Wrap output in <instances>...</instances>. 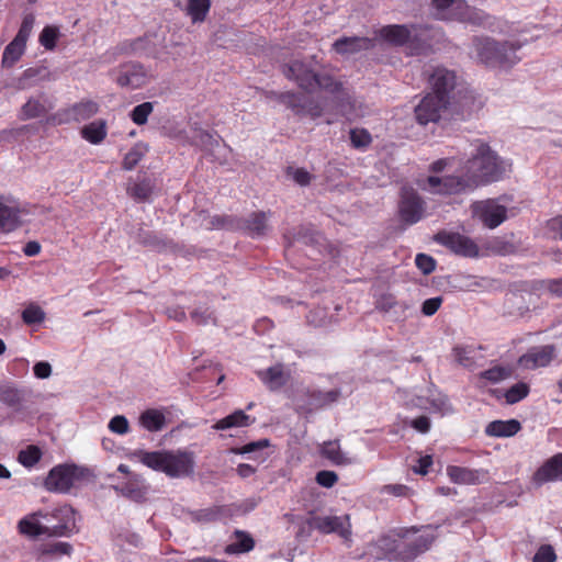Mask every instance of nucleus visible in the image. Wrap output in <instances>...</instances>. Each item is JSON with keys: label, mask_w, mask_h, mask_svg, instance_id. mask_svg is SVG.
<instances>
[{"label": "nucleus", "mask_w": 562, "mask_h": 562, "mask_svg": "<svg viewBox=\"0 0 562 562\" xmlns=\"http://www.w3.org/2000/svg\"><path fill=\"white\" fill-rule=\"evenodd\" d=\"M555 356V349L552 345H546L531 348L527 353L522 355L518 363L520 367L533 370L548 366Z\"/></svg>", "instance_id": "412c9836"}, {"label": "nucleus", "mask_w": 562, "mask_h": 562, "mask_svg": "<svg viewBox=\"0 0 562 562\" xmlns=\"http://www.w3.org/2000/svg\"><path fill=\"white\" fill-rule=\"evenodd\" d=\"M72 551V547L68 542H56L46 544L42 549L43 562L48 557L69 555Z\"/></svg>", "instance_id": "de8ad7c7"}, {"label": "nucleus", "mask_w": 562, "mask_h": 562, "mask_svg": "<svg viewBox=\"0 0 562 562\" xmlns=\"http://www.w3.org/2000/svg\"><path fill=\"white\" fill-rule=\"evenodd\" d=\"M470 158L464 170L475 189L479 186L501 180L507 172L509 165L499 159L490 146L479 139L470 144Z\"/></svg>", "instance_id": "f03ea898"}, {"label": "nucleus", "mask_w": 562, "mask_h": 562, "mask_svg": "<svg viewBox=\"0 0 562 562\" xmlns=\"http://www.w3.org/2000/svg\"><path fill=\"white\" fill-rule=\"evenodd\" d=\"M422 189L427 190L432 194L450 195L470 191L474 188L472 187V183L464 168H462L460 175L446 177H427L425 184L422 186Z\"/></svg>", "instance_id": "0eeeda50"}, {"label": "nucleus", "mask_w": 562, "mask_h": 562, "mask_svg": "<svg viewBox=\"0 0 562 562\" xmlns=\"http://www.w3.org/2000/svg\"><path fill=\"white\" fill-rule=\"evenodd\" d=\"M211 0H189L187 14L193 23L203 22L210 11Z\"/></svg>", "instance_id": "a19ab883"}, {"label": "nucleus", "mask_w": 562, "mask_h": 562, "mask_svg": "<svg viewBox=\"0 0 562 562\" xmlns=\"http://www.w3.org/2000/svg\"><path fill=\"white\" fill-rule=\"evenodd\" d=\"M450 102L442 97H436L431 93L426 94L415 108V117L420 125L436 123L441 116V112L447 109Z\"/></svg>", "instance_id": "2eb2a0df"}, {"label": "nucleus", "mask_w": 562, "mask_h": 562, "mask_svg": "<svg viewBox=\"0 0 562 562\" xmlns=\"http://www.w3.org/2000/svg\"><path fill=\"white\" fill-rule=\"evenodd\" d=\"M376 308L382 311V312H385V313H389V312H391L392 310H395V308H400L402 312H404L405 308H406V305L400 304L395 300V297L393 295L385 294V295H382L376 301Z\"/></svg>", "instance_id": "13d9d810"}, {"label": "nucleus", "mask_w": 562, "mask_h": 562, "mask_svg": "<svg viewBox=\"0 0 562 562\" xmlns=\"http://www.w3.org/2000/svg\"><path fill=\"white\" fill-rule=\"evenodd\" d=\"M42 457L41 449L36 446H29L26 449L21 450L18 456V461L26 467L31 468L36 464Z\"/></svg>", "instance_id": "09e8293b"}, {"label": "nucleus", "mask_w": 562, "mask_h": 562, "mask_svg": "<svg viewBox=\"0 0 562 562\" xmlns=\"http://www.w3.org/2000/svg\"><path fill=\"white\" fill-rule=\"evenodd\" d=\"M453 353L459 364L463 367H472L474 364V358L471 350L463 347H456L453 349Z\"/></svg>", "instance_id": "0e129e2a"}, {"label": "nucleus", "mask_w": 562, "mask_h": 562, "mask_svg": "<svg viewBox=\"0 0 562 562\" xmlns=\"http://www.w3.org/2000/svg\"><path fill=\"white\" fill-rule=\"evenodd\" d=\"M99 104L89 99H83L67 108L58 110L48 117V123L54 125L69 124L72 122H82L91 119L99 112Z\"/></svg>", "instance_id": "9d476101"}, {"label": "nucleus", "mask_w": 562, "mask_h": 562, "mask_svg": "<svg viewBox=\"0 0 562 562\" xmlns=\"http://www.w3.org/2000/svg\"><path fill=\"white\" fill-rule=\"evenodd\" d=\"M350 142L355 148L364 149L371 144L372 137L364 128H352L350 130Z\"/></svg>", "instance_id": "3c124183"}, {"label": "nucleus", "mask_w": 562, "mask_h": 562, "mask_svg": "<svg viewBox=\"0 0 562 562\" xmlns=\"http://www.w3.org/2000/svg\"><path fill=\"white\" fill-rule=\"evenodd\" d=\"M520 423L516 419L494 420L486 428L485 434L490 437H512L520 430Z\"/></svg>", "instance_id": "2f4dec72"}, {"label": "nucleus", "mask_w": 562, "mask_h": 562, "mask_svg": "<svg viewBox=\"0 0 562 562\" xmlns=\"http://www.w3.org/2000/svg\"><path fill=\"white\" fill-rule=\"evenodd\" d=\"M415 263L424 274L431 273L436 268L435 259L426 254H418L415 258Z\"/></svg>", "instance_id": "680f3d73"}, {"label": "nucleus", "mask_w": 562, "mask_h": 562, "mask_svg": "<svg viewBox=\"0 0 562 562\" xmlns=\"http://www.w3.org/2000/svg\"><path fill=\"white\" fill-rule=\"evenodd\" d=\"M338 112L348 121H353L367 114L364 104L352 98L347 91H342L340 98L335 102Z\"/></svg>", "instance_id": "bb28decb"}, {"label": "nucleus", "mask_w": 562, "mask_h": 562, "mask_svg": "<svg viewBox=\"0 0 562 562\" xmlns=\"http://www.w3.org/2000/svg\"><path fill=\"white\" fill-rule=\"evenodd\" d=\"M509 375L508 371L502 367H495L488 370H485L481 373V376L485 380H488L493 383L499 382L506 379Z\"/></svg>", "instance_id": "69168bd1"}, {"label": "nucleus", "mask_w": 562, "mask_h": 562, "mask_svg": "<svg viewBox=\"0 0 562 562\" xmlns=\"http://www.w3.org/2000/svg\"><path fill=\"white\" fill-rule=\"evenodd\" d=\"M35 23L33 13L23 16L21 26L15 37L5 46L1 59L2 68H12L22 57L26 48V42L32 33Z\"/></svg>", "instance_id": "6e6552de"}, {"label": "nucleus", "mask_w": 562, "mask_h": 562, "mask_svg": "<svg viewBox=\"0 0 562 562\" xmlns=\"http://www.w3.org/2000/svg\"><path fill=\"white\" fill-rule=\"evenodd\" d=\"M425 74L427 75L431 94L442 97L450 102L452 93L458 86V75L453 69L445 66H430Z\"/></svg>", "instance_id": "1a4fd4ad"}, {"label": "nucleus", "mask_w": 562, "mask_h": 562, "mask_svg": "<svg viewBox=\"0 0 562 562\" xmlns=\"http://www.w3.org/2000/svg\"><path fill=\"white\" fill-rule=\"evenodd\" d=\"M154 187L149 179H143L139 182L134 183L131 188H128V194L136 200L137 202L148 201Z\"/></svg>", "instance_id": "c03bdc74"}, {"label": "nucleus", "mask_w": 562, "mask_h": 562, "mask_svg": "<svg viewBox=\"0 0 562 562\" xmlns=\"http://www.w3.org/2000/svg\"><path fill=\"white\" fill-rule=\"evenodd\" d=\"M340 396L339 390H330L327 392L307 391L303 397L296 398V409L301 413H312L330 403L336 402Z\"/></svg>", "instance_id": "f3484780"}, {"label": "nucleus", "mask_w": 562, "mask_h": 562, "mask_svg": "<svg viewBox=\"0 0 562 562\" xmlns=\"http://www.w3.org/2000/svg\"><path fill=\"white\" fill-rule=\"evenodd\" d=\"M31 213L18 202L0 198V231L11 233L26 222Z\"/></svg>", "instance_id": "4468645a"}, {"label": "nucleus", "mask_w": 562, "mask_h": 562, "mask_svg": "<svg viewBox=\"0 0 562 562\" xmlns=\"http://www.w3.org/2000/svg\"><path fill=\"white\" fill-rule=\"evenodd\" d=\"M435 241L447 247L458 256L469 258L479 256V247L474 240L460 233L441 231L435 235Z\"/></svg>", "instance_id": "ddd939ff"}, {"label": "nucleus", "mask_w": 562, "mask_h": 562, "mask_svg": "<svg viewBox=\"0 0 562 562\" xmlns=\"http://www.w3.org/2000/svg\"><path fill=\"white\" fill-rule=\"evenodd\" d=\"M528 393L529 386L524 382H519L507 390L505 398L508 404H515L525 398Z\"/></svg>", "instance_id": "864d4df0"}, {"label": "nucleus", "mask_w": 562, "mask_h": 562, "mask_svg": "<svg viewBox=\"0 0 562 562\" xmlns=\"http://www.w3.org/2000/svg\"><path fill=\"white\" fill-rule=\"evenodd\" d=\"M286 175L301 187L308 186L313 179V176L304 168L288 167Z\"/></svg>", "instance_id": "4d7b16f0"}, {"label": "nucleus", "mask_w": 562, "mask_h": 562, "mask_svg": "<svg viewBox=\"0 0 562 562\" xmlns=\"http://www.w3.org/2000/svg\"><path fill=\"white\" fill-rule=\"evenodd\" d=\"M109 429L117 435H125L130 430L128 420L123 415L114 416L109 423Z\"/></svg>", "instance_id": "e2e57ef3"}, {"label": "nucleus", "mask_w": 562, "mask_h": 562, "mask_svg": "<svg viewBox=\"0 0 562 562\" xmlns=\"http://www.w3.org/2000/svg\"><path fill=\"white\" fill-rule=\"evenodd\" d=\"M114 490L136 503L144 502L148 493V486L139 475H133L124 484L114 486Z\"/></svg>", "instance_id": "a878e982"}, {"label": "nucleus", "mask_w": 562, "mask_h": 562, "mask_svg": "<svg viewBox=\"0 0 562 562\" xmlns=\"http://www.w3.org/2000/svg\"><path fill=\"white\" fill-rule=\"evenodd\" d=\"M405 47L409 55L426 54L431 47L429 29L426 26L411 25L409 40Z\"/></svg>", "instance_id": "5701e85b"}, {"label": "nucleus", "mask_w": 562, "mask_h": 562, "mask_svg": "<svg viewBox=\"0 0 562 562\" xmlns=\"http://www.w3.org/2000/svg\"><path fill=\"white\" fill-rule=\"evenodd\" d=\"M427 400L429 403V409L434 413H440L442 415L449 414L452 412V406L449 402L447 395L439 392L435 385H430L427 390Z\"/></svg>", "instance_id": "72a5a7b5"}, {"label": "nucleus", "mask_w": 562, "mask_h": 562, "mask_svg": "<svg viewBox=\"0 0 562 562\" xmlns=\"http://www.w3.org/2000/svg\"><path fill=\"white\" fill-rule=\"evenodd\" d=\"M59 36L60 32L57 26L47 25L42 30L38 41L45 49L53 50Z\"/></svg>", "instance_id": "49530a36"}, {"label": "nucleus", "mask_w": 562, "mask_h": 562, "mask_svg": "<svg viewBox=\"0 0 562 562\" xmlns=\"http://www.w3.org/2000/svg\"><path fill=\"white\" fill-rule=\"evenodd\" d=\"M191 319L196 325H207L209 323L215 324L216 319L214 313L206 306H198L191 312Z\"/></svg>", "instance_id": "5fc2aeb1"}, {"label": "nucleus", "mask_w": 562, "mask_h": 562, "mask_svg": "<svg viewBox=\"0 0 562 562\" xmlns=\"http://www.w3.org/2000/svg\"><path fill=\"white\" fill-rule=\"evenodd\" d=\"M474 213L485 226L495 228L506 220L507 209L493 201H485L474 205Z\"/></svg>", "instance_id": "6ab92c4d"}, {"label": "nucleus", "mask_w": 562, "mask_h": 562, "mask_svg": "<svg viewBox=\"0 0 562 562\" xmlns=\"http://www.w3.org/2000/svg\"><path fill=\"white\" fill-rule=\"evenodd\" d=\"M426 212V202L412 187H403L398 202V215L403 223L413 225L418 223Z\"/></svg>", "instance_id": "9b49d317"}, {"label": "nucleus", "mask_w": 562, "mask_h": 562, "mask_svg": "<svg viewBox=\"0 0 562 562\" xmlns=\"http://www.w3.org/2000/svg\"><path fill=\"white\" fill-rule=\"evenodd\" d=\"M89 475L90 471L87 468L75 464L57 465L49 471L45 480V487L50 492L67 493Z\"/></svg>", "instance_id": "423d86ee"}, {"label": "nucleus", "mask_w": 562, "mask_h": 562, "mask_svg": "<svg viewBox=\"0 0 562 562\" xmlns=\"http://www.w3.org/2000/svg\"><path fill=\"white\" fill-rule=\"evenodd\" d=\"M533 562H554L555 553L551 546H541L532 559Z\"/></svg>", "instance_id": "774afa93"}, {"label": "nucleus", "mask_w": 562, "mask_h": 562, "mask_svg": "<svg viewBox=\"0 0 562 562\" xmlns=\"http://www.w3.org/2000/svg\"><path fill=\"white\" fill-rule=\"evenodd\" d=\"M279 100L291 108L296 114H308L312 117H318L322 115V108L317 104L304 105L302 104V98L293 92H284L279 95Z\"/></svg>", "instance_id": "cd10ccee"}, {"label": "nucleus", "mask_w": 562, "mask_h": 562, "mask_svg": "<svg viewBox=\"0 0 562 562\" xmlns=\"http://www.w3.org/2000/svg\"><path fill=\"white\" fill-rule=\"evenodd\" d=\"M521 46L519 41L498 42L488 36H474L471 54L487 67L509 68L520 60L516 53Z\"/></svg>", "instance_id": "20e7f679"}, {"label": "nucleus", "mask_w": 562, "mask_h": 562, "mask_svg": "<svg viewBox=\"0 0 562 562\" xmlns=\"http://www.w3.org/2000/svg\"><path fill=\"white\" fill-rule=\"evenodd\" d=\"M115 80L121 87L136 89L146 83L147 72L142 65L128 63L119 68Z\"/></svg>", "instance_id": "aec40b11"}, {"label": "nucleus", "mask_w": 562, "mask_h": 562, "mask_svg": "<svg viewBox=\"0 0 562 562\" xmlns=\"http://www.w3.org/2000/svg\"><path fill=\"white\" fill-rule=\"evenodd\" d=\"M44 318V311L38 305L33 303L27 305L22 312V319L27 325L42 323Z\"/></svg>", "instance_id": "603ef678"}, {"label": "nucleus", "mask_w": 562, "mask_h": 562, "mask_svg": "<svg viewBox=\"0 0 562 562\" xmlns=\"http://www.w3.org/2000/svg\"><path fill=\"white\" fill-rule=\"evenodd\" d=\"M464 21L476 26L488 29L493 32L496 31L495 18L479 9H468L464 15Z\"/></svg>", "instance_id": "58836bf2"}, {"label": "nucleus", "mask_w": 562, "mask_h": 562, "mask_svg": "<svg viewBox=\"0 0 562 562\" xmlns=\"http://www.w3.org/2000/svg\"><path fill=\"white\" fill-rule=\"evenodd\" d=\"M338 481V475L334 471L323 470L316 474V482L323 487H333Z\"/></svg>", "instance_id": "338daca9"}, {"label": "nucleus", "mask_w": 562, "mask_h": 562, "mask_svg": "<svg viewBox=\"0 0 562 562\" xmlns=\"http://www.w3.org/2000/svg\"><path fill=\"white\" fill-rule=\"evenodd\" d=\"M153 110L154 105L151 102H144L142 104L136 105L132 110L130 117L135 124L144 125L147 122L148 116L150 115Z\"/></svg>", "instance_id": "8fccbe9b"}, {"label": "nucleus", "mask_w": 562, "mask_h": 562, "mask_svg": "<svg viewBox=\"0 0 562 562\" xmlns=\"http://www.w3.org/2000/svg\"><path fill=\"white\" fill-rule=\"evenodd\" d=\"M235 535L238 540L234 543L228 544L225 548L226 553H228V554L245 553V552H249L254 549L255 541L249 533H247L245 531L236 530Z\"/></svg>", "instance_id": "ea45409f"}, {"label": "nucleus", "mask_w": 562, "mask_h": 562, "mask_svg": "<svg viewBox=\"0 0 562 562\" xmlns=\"http://www.w3.org/2000/svg\"><path fill=\"white\" fill-rule=\"evenodd\" d=\"M409 31L411 26L407 25H389L381 30V36L394 45L406 46Z\"/></svg>", "instance_id": "4c0bfd02"}, {"label": "nucleus", "mask_w": 562, "mask_h": 562, "mask_svg": "<svg viewBox=\"0 0 562 562\" xmlns=\"http://www.w3.org/2000/svg\"><path fill=\"white\" fill-rule=\"evenodd\" d=\"M139 424L146 430L156 432L160 431L165 427L166 417L160 411L149 408L140 414Z\"/></svg>", "instance_id": "e433bc0d"}, {"label": "nucleus", "mask_w": 562, "mask_h": 562, "mask_svg": "<svg viewBox=\"0 0 562 562\" xmlns=\"http://www.w3.org/2000/svg\"><path fill=\"white\" fill-rule=\"evenodd\" d=\"M492 250L501 256L515 254L517 247L515 244L506 238H495L491 244Z\"/></svg>", "instance_id": "6e6d98bb"}, {"label": "nucleus", "mask_w": 562, "mask_h": 562, "mask_svg": "<svg viewBox=\"0 0 562 562\" xmlns=\"http://www.w3.org/2000/svg\"><path fill=\"white\" fill-rule=\"evenodd\" d=\"M436 538V535L432 532H424L420 536H418L414 541L405 544V552L403 557H405L407 560L415 559L417 555L422 554L423 552L427 551L431 543L434 542Z\"/></svg>", "instance_id": "473e14b6"}, {"label": "nucleus", "mask_w": 562, "mask_h": 562, "mask_svg": "<svg viewBox=\"0 0 562 562\" xmlns=\"http://www.w3.org/2000/svg\"><path fill=\"white\" fill-rule=\"evenodd\" d=\"M322 456L335 465H350L357 461L355 457L341 451L337 440L324 442L322 446Z\"/></svg>", "instance_id": "c85d7f7f"}, {"label": "nucleus", "mask_w": 562, "mask_h": 562, "mask_svg": "<svg viewBox=\"0 0 562 562\" xmlns=\"http://www.w3.org/2000/svg\"><path fill=\"white\" fill-rule=\"evenodd\" d=\"M106 122L104 120H97L81 130V136L91 144H100L106 137Z\"/></svg>", "instance_id": "f704fd0d"}, {"label": "nucleus", "mask_w": 562, "mask_h": 562, "mask_svg": "<svg viewBox=\"0 0 562 562\" xmlns=\"http://www.w3.org/2000/svg\"><path fill=\"white\" fill-rule=\"evenodd\" d=\"M257 374L271 391L282 387L288 381V374L284 372L282 364H276L265 371H259Z\"/></svg>", "instance_id": "7c9ffc66"}, {"label": "nucleus", "mask_w": 562, "mask_h": 562, "mask_svg": "<svg viewBox=\"0 0 562 562\" xmlns=\"http://www.w3.org/2000/svg\"><path fill=\"white\" fill-rule=\"evenodd\" d=\"M133 457L144 465L164 472L170 477L190 476L194 473L195 458L191 451H145L136 450Z\"/></svg>", "instance_id": "7ed1b4c3"}, {"label": "nucleus", "mask_w": 562, "mask_h": 562, "mask_svg": "<svg viewBox=\"0 0 562 562\" xmlns=\"http://www.w3.org/2000/svg\"><path fill=\"white\" fill-rule=\"evenodd\" d=\"M535 308V295L531 293H510L505 300V308L507 314L521 317L531 308Z\"/></svg>", "instance_id": "b1692460"}, {"label": "nucleus", "mask_w": 562, "mask_h": 562, "mask_svg": "<svg viewBox=\"0 0 562 562\" xmlns=\"http://www.w3.org/2000/svg\"><path fill=\"white\" fill-rule=\"evenodd\" d=\"M47 112L46 106L37 99L31 98L21 108V119L31 120L44 115Z\"/></svg>", "instance_id": "a18cd8bd"}, {"label": "nucleus", "mask_w": 562, "mask_h": 562, "mask_svg": "<svg viewBox=\"0 0 562 562\" xmlns=\"http://www.w3.org/2000/svg\"><path fill=\"white\" fill-rule=\"evenodd\" d=\"M447 474L451 482L456 484H479L481 483L482 473L479 470L469 468L449 465Z\"/></svg>", "instance_id": "c756f323"}, {"label": "nucleus", "mask_w": 562, "mask_h": 562, "mask_svg": "<svg viewBox=\"0 0 562 562\" xmlns=\"http://www.w3.org/2000/svg\"><path fill=\"white\" fill-rule=\"evenodd\" d=\"M0 401L8 406L14 407L21 402V394L16 389L7 386L0 390Z\"/></svg>", "instance_id": "052dcab7"}, {"label": "nucleus", "mask_w": 562, "mask_h": 562, "mask_svg": "<svg viewBox=\"0 0 562 562\" xmlns=\"http://www.w3.org/2000/svg\"><path fill=\"white\" fill-rule=\"evenodd\" d=\"M373 47V41L369 37H341L334 42L333 48L340 55H353Z\"/></svg>", "instance_id": "393cba45"}, {"label": "nucleus", "mask_w": 562, "mask_h": 562, "mask_svg": "<svg viewBox=\"0 0 562 562\" xmlns=\"http://www.w3.org/2000/svg\"><path fill=\"white\" fill-rule=\"evenodd\" d=\"M284 76L296 82V85L306 92L315 90V81L317 74L306 63L302 60H293L283 68Z\"/></svg>", "instance_id": "dca6fc26"}, {"label": "nucleus", "mask_w": 562, "mask_h": 562, "mask_svg": "<svg viewBox=\"0 0 562 562\" xmlns=\"http://www.w3.org/2000/svg\"><path fill=\"white\" fill-rule=\"evenodd\" d=\"M144 156V150L140 146L133 147L123 159V167L126 170L134 169L137 164L142 160Z\"/></svg>", "instance_id": "bf43d9fd"}, {"label": "nucleus", "mask_w": 562, "mask_h": 562, "mask_svg": "<svg viewBox=\"0 0 562 562\" xmlns=\"http://www.w3.org/2000/svg\"><path fill=\"white\" fill-rule=\"evenodd\" d=\"M271 212H252L246 218L232 220L223 216H215L212 226L217 228H231L244 231L250 237H262L270 231L269 218Z\"/></svg>", "instance_id": "39448f33"}, {"label": "nucleus", "mask_w": 562, "mask_h": 562, "mask_svg": "<svg viewBox=\"0 0 562 562\" xmlns=\"http://www.w3.org/2000/svg\"><path fill=\"white\" fill-rule=\"evenodd\" d=\"M75 527V510L69 505L52 510H37L19 521L20 532L30 537H67Z\"/></svg>", "instance_id": "f257e3e1"}, {"label": "nucleus", "mask_w": 562, "mask_h": 562, "mask_svg": "<svg viewBox=\"0 0 562 562\" xmlns=\"http://www.w3.org/2000/svg\"><path fill=\"white\" fill-rule=\"evenodd\" d=\"M558 481H562V452L546 460L531 477L532 484L537 487Z\"/></svg>", "instance_id": "a211bd4d"}, {"label": "nucleus", "mask_w": 562, "mask_h": 562, "mask_svg": "<svg viewBox=\"0 0 562 562\" xmlns=\"http://www.w3.org/2000/svg\"><path fill=\"white\" fill-rule=\"evenodd\" d=\"M319 88L335 95V102L340 98L342 91H346L340 81L328 75H317L315 89Z\"/></svg>", "instance_id": "79ce46f5"}, {"label": "nucleus", "mask_w": 562, "mask_h": 562, "mask_svg": "<svg viewBox=\"0 0 562 562\" xmlns=\"http://www.w3.org/2000/svg\"><path fill=\"white\" fill-rule=\"evenodd\" d=\"M374 557L378 560H407L403 557L405 544L390 536L380 537L373 544Z\"/></svg>", "instance_id": "4be33fe9"}, {"label": "nucleus", "mask_w": 562, "mask_h": 562, "mask_svg": "<svg viewBox=\"0 0 562 562\" xmlns=\"http://www.w3.org/2000/svg\"><path fill=\"white\" fill-rule=\"evenodd\" d=\"M270 440L267 438L249 442L243 447L232 448L231 452L234 454H255L254 459H260V452L270 447Z\"/></svg>", "instance_id": "37998d69"}, {"label": "nucleus", "mask_w": 562, "mask_h": 562, "mask_svg": "<svg viewBox=\"0 0 562 562\" xmlns=\"http://www.w3.org/2000/svg\"><path fill=\"white\" fill-rule=\"evenodd\" d=\"M307 525L322 533H337L345 541L351 540L349 515H314L308 518Z\"/></svg>", "instance_id": "f8f14e48"}, {"label": "nucleus", "mask_w": 562, "mask_h": 562, "mask_svg": "<svg viewBox=\"0 0 562 562\" xmlns=\"http://www.w3.org/2000/svg\"><path fill=\"white\" fill-rule=\"evenodd\" d=\"M251 422L252 420L249 415H247L241 409H237L226 417L217 420L212 428L216 430H225L233 427H245L248 426Z\"/></svg>", "instance_id": "c9c22d12"}]
</instances>
